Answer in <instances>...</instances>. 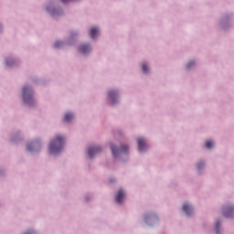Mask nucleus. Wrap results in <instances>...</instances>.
Wrapping results in <instances>:
<instances>
[{"instance_id":"obj_1","label":"nucleus","mask_w":234,"mask_h":234,"mask_svg":"<svg viewBox=\"0 0 234 234\" xmlns=\"http://www.w3.org/2000/svg\"><path fill=\"white\" fill-rule=\"evenodd\" d=\"M64 144L65 138H63V136H56V138L50 143L49 152L53 154L59 153V151L63 149Z\"/></svg>"},{"instance_id":"obj_2","label":"nucleus","mask_w":234,"mask_h":234,"mask_svg":"<svg viewBox=\"0 0 234 234\" xmlns=\"http://www.w3.org/2000/svg\"><path fill=\"white\" fill-rule=\"evenodd\" d=\"M23 100L25 103H27L28 105H32L34 103L33 90L30 87H24Z\"/></svg>"},{"instance_id":"obj_3","label":"nucleus","mask_w":234,"mask_h":234,"mask_svg":"<svg viewBox=\"0 0 234 234\" xmlns=\"http://www.w3.org/2000/svg\"><path fill=\"white\" fill-rule=\"evenodd\" d=\"M128 151V145H122L120 149L118 147H115V145H112V152L113 154V156H117L119 153H127Z\"/></svg>"},{"instance_id":"obj_4","label":"nucleus","mask_w":234,"mask_h":234,"mask_svg":"<svg viewBox=\"0 0 234 234\" xmlns=\"http://www.w3.org/2000/svg\"><path fill=\"white\" fill-rule=\"evenodd\" d=\"M101 151V147L100 146L89 147L88 153H89L90 158H93L94 154H96L97 153H100Z\"/></svg>"},{"instance_id":"obj_5","label":"nucleus","mask_w":234,"mask_h":234,"mask_svg":"<svg viewBox=\"0 0 234 234\" xmlns=\"http://www.w3.org/2000/svg\"><path fill=\"white\" fill-rule=\"evenodd\" d=\"M137 144H138L139 151H144L147 147L146 140L144 138H138Z\"/></svg>"},{"instance_id":"obj_6","label":"nucleus","mask_w":234,"mask_h":234,"mask_svg":"<svg viewBox=\"0 0 234 234\" xmlns=\"http://www.w3.org/2000/svg\"><path fill=\"white\" fill-rule=\"evenodd\" d=\"M124 196H125V193H124L123 189H119V191L115 197V199L117 200V202L122 203Z\"/></svg>"},{"instance_id":"obj_7","label":"nucleus","mask_w":234,"mask_h":234,"mask_svg":"<svg viewBox=\"0 0 234 234\" xmlns=\"http://www.w3.org/2000/svg\"><path fill=\"white\" fill-rule=\"evenodd\" d=\"M91 48L89 45H81L80 47V52L82 54H87L88 52H90Z\"/></svg>"},{"instance_id":"obj_8","label":"nucleus","mask_w":234,"mask_h":234,"mask_svg":"<svg viewBox=\"0 0 234 234\" xmlns=\"http://www.w3.org/2000/svg\"><path fill=\"white\" fill-rule=\"evenodd\" d=\"M90 37L91 39H96L98 34H99V30L98 28H96L95 27H93L91 29H90Z\"/></svg>"},{"instance_id":"obj_9","label":"nucleus","mask_w":234,"mask_h":234,"mask_svg":"<svg viewBox=\"0 0 234 234\" xmlns=\"http://www.w3.org/2000/svg\"><path fill=\"white\" fill-rule=\"evenodd\" d=\"M183 210L186 215H190V213L193 211V207L189 204H184L183 205Z\"/></svg>"},{"instance_id":"obj_10","label":"nucleus","mask_w":234,"mask_h":234,"mask_svg":"<svg viewBox=\"0 0 234 234\" xmlns=\"http://www.w3.org/2000/svg\"><path fill=\"white\" fill-rule=\"evenodd\" d=\"M116 96H118V92H116L115 90H111L109 92V97L111 98L112 103H115V98Z\"/></svg>"},{"instance_id":"obj_11","label":"nucleus","mask_w":234,"mask_h":234,"mask_svg":"<svg viewBox=\"0 0 234 234\" xmlns=\"http://www.w3.org/2000/svg\"><path fill=\"white\" fill-rule=\"evenodd\" d=\"M73 119V114H71V113H69V112H68L67 114H65V116H64V121L65 122H70V120H72Z\"/></svg>"},{"instance_id":"obj_12","label":"nucleus","mask_w":234,"mask_h":234,"mask_svg":"<svg viewBox=\"0 0 234 234\" xmlns=\"http://www.w3.org/2000/svg\"><path fill=\"white\" fill-rule=\"evenodd\" d=\"M213 145V142H211V140H207L206 142V147H207L208 149H210Z\"/></svg>"},{"instance_id":"obj_13","label":"nucleus","mask_w":234,"mask_h":234,"mask_svg":"<svg viewBox=\"0 0 234 234\" xmlns=\"http://www.w3.org/2000/svg\"><path fill=\"white\" fill-rule=\"evenodd\" d=\"M219 228H220V221L218 220L216 222V232L218 233L219 232Z\"/></svg>"},{"instance_id":"obj_14","label":"nucleus","mask_w":234,"mask_h":234,"mask_svg":"<svg viewBox=\"0 0 234 234\" xmlns=\"http://www.w3.org/2000/svg\"><path fill=\"white\" fill-rule=\"evenodd\" d=\"M14 62H15L14 59H6L5 64L7 66H11V65H13Z\"/></svg>"},{"instance_id":"obj_15","label":"nucleus","mask_w":234,"mask_h":234,"mask_svg":"<svg viewBox=\"0 0 234 234\" xmlns=\"http://www.w3.org/2000/svg\"><path fill=\"white\" fill-rule=\"evenodd\" d=\"M143 70L144 72H148L149 70L148 66L145 63L143 64Z\"/></svg>"},{"instance_id":"obj_16","label":"nucleus","mask_w":234,"mask_h":234,"mask_svg":"<svg viewBox=\"0 0 234 234\" xmlns=\"http://www.w3.org/2000/svg\"><path fill=\"white\" fill-rule=\"evenodd\" d=\"M34 144H27V148L28 151H33Z\"/></svg>"},{"instance_id":"obj_17","label":"nucleus","mask_w":234,"mask_h":234,"mask_svg":"<svg viewBox=\"0 0 234 234\" xmlns=\"http://www.w3.org/2000/svg\"><path fill=\"white\" fill-rule=\"evenodd\" d=\"M61 45H63V43H61L60 41H57V43H55L56 48H58L59 47H61Z\"/></svg>"},{"instance_id":"obj_18","label":"nucleus","mask_w":234,"mask_h":234,"mask_svg":"<svg viewBox=\"0 0 234 234\" xmlns=\"http://www.w3.org/2000/svg\"><path fill=\"white\" fill-rule=\"evenodd\" d=\"M193 65H195V61H189V63L187 64V69H191V67H193Z\"/></svg>"},{"instance_id":"obj_19","label":"nucleus","mask_w":234,"mask_h":234,"mask_svg":"<svg viewBox=\"0 0 234 234\" xmlns=\"http://www.w3.org/2000/svg\"><path fill=\"white\" fill-rule=\"evenodd\" d=\"M202 165H204V164H202V162H199V164L197 165L198 169H200V167H202Z\"/></svg>"},{"instance_id":"obj_20","label":"nucleus","mask_w":234,"mask_h":234,"mask_svg":"<svg viewBox=\"0 0 234 234\" xmlns=\"http://www.w3.org/2000/svg\"><path fill=\"white\" fill-rule=\"evenodd\" d=\"M224 215H225L226 217H229V214L227 213V209H224Z\"/></svg>"},{"instance_id":"obj_21","label":"nucleus","mask_w":234,"mask_h":234,"mask_svg":"<svg viewBox=\"0 0 234 234\" xmlns=\"http://www.w3.org/2000/svg\"><path fill=\"white\" fill-rule=\"evenodd\" d=\"M69 0H62V3H69Z\"/></svg>"},{"instance_id":"obj_22","label":"nucleus","mask_w":234,"mask_h":234,"mask_svg":"<svg viewBox=\"0 0 234 234\" xmlns=\"http://www.w3.org/2000/svg\"><path fill=\"white\" fill-rule=\"evenodd\" d=\"M51 15H52V16H55V10H53V11L51 12Z\"/></svg>"},{"instance_id":"obj_23","label":"nucleus","mask_w":234,"mask_h":234,"mask_svg":"<svg viewBox=\"0 0 234 234\" xmlns=\"http://www.w3.org/2000/svg\"><path fill=\"white\" fill-rule=\"evenodd\" d=\"M24 234H32L30 231H27L26 233H24Z\"/></svg>"},{"instance_id":"obj_24","label":"nucleus","mask_w":234,"mask_h":234,"mask_svg":"<svg viewBox=\"0 0 234 234\" xmlns=\"http://www.w3.org/2000/svg\"><path fill=\"white\" fill-rule=\"evenodd\" d=\"M229 212H232V208L228 209Z\"/></svg>"},{"instance_id":"obj_25","label":"nucleus","mask_w":234,"mask_h":234,"mask_svg":"<svg viewBox=\"0 0 234 234\" xmlns=\"http://www.w3.org/2000/svg\"><path fill=\"white\" fill-rule=\"evenodd\" d=\"M47 10H48V12H50L49 8H47Z\"/></svg>"}]
</instances>
